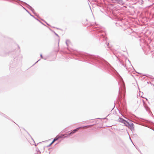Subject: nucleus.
Instances as JSON below:
<instances>
[{
  "instance_id": "393cba45",
  "label": "nucleus",
  "mask_w": 154,
  "mask_h": 154,
  "mask_svg": "<svg viewBox=\"0 0 154 154\" xmlns=\"http://www.w3.org/2000/svg\"><path fill=\"white\" fill-rule=\"evenodd\" d=\"M26 11H27L28 12H29L27 11V10H26Z\"/></svg>"
},
{
  "instance_id": "6e6552de",
  "label": "nucleus",
  "mask_w": 154,
  "mask_h": 154,
  "mask_svg": "<svg viewBox=\"0 0 154 154\" xmlns=\"http://www.w3.org/2000/svg\"><path fill=\"white\" fill-rule=\"evenodd\" d=\"M25 4H26L28 7V8L32 11L33 12L34 11V9L32 8V7L31 6H30L29 5L27 4L26 3H25Z\"/></svg>"
},
{
  "instance_id": "20e7f679",
  "label": "nucleus",
  "mask_w": 154,
  "mask_h": 154,
  "mask_svg": "<svg viewBox=\"0 0 154 154\" xmlns=\"http://www.w3.org/2000/svg\"><path fill=\"white\" fill-rule=\"evenodd\" d=\"M119 121L120 122L122 123L125 124L129 125V123L128 122L122 118H119Z\"/></svg>"
},
{
  "instance_id": "9d476101",
  "label": "nucleus",
  "mask_w": 154,
  "mask_h": 154,
  "mask_svg": "<svg viewBox=\"0 0 154 154\" xmlns=\"http://www.w3.org/2000/svg\"><path fill=\"white\" fill-rule=\"evenodd\" d=\"M120 63H121V65L122 66H124V67L126 68V69H128L127 67L123 63L120 62Z\"/></svg>"
},
{
  "instance_id": "5701e85b",
  "label": "nucleus",
  "mask_w": 154,
  "mask_h": 154,
  "mask_svg": "<svg viewBox=\"0 0 154 154\" xmlns=\"http://www.w3.org/2000/svg\"><path fill=\"white\" fill-rule=\"evenodd\" d=\"M30 15H31V16L33 17V16L31 14H30Z\"/></svg>"
},
{
  "instance_id": "39448f33",
  "label": "nucleus",
  "mask_w": 154,
  "mask_h": 154,
  "mask_svg": "<svg viewBox=\"0 0 154 154\" xmlns=\"http://www.w3.org/2000/svg\"><path fill=\"white\" fill-rule=\"evenodd\" d=\"M82 128V127H79V128H78L74 130H73L72 131H71V132H70V134H74L77 131H78V130H79V129L81 128Z\"/></svg>"
},
{
  "instance_id": "a878e982",
  "label": "nucleus",
  "mask_w": 154,
  "mask_h": 154,
  "mask_svg": "<svg viewBox=\"0 0 154 154\" xmlns=\"http://www.w3.org/2000/svg\"><path fill=\"white\" fill-rule=\"evenodd\" d=\"M128 61L129 62H130L129 60H128Z\"/></svg>"
},
{
  "instance_id": "dca6fc26",
  "label": "nucleus",
  "mask_w": 154,
  "mask_h": 154,
  "mask_svg": "<svg viewBox=\"0 0 154 154\" xmlns=\"http://www.w3.org/2000/svg\"><path fill=\"white\" fill-rule=\"evenodd\" d=\"M100 35H102L103 37H105L104 35L103 34H100Z\"/></svg>"
},
{
  "instance_id": "2eb2a0df",
  "label": "nucleus",
  "mask_w": 154,
  "mask_h": 154,
  "mask_svg": "<svg viewBox=\"0 0 154 154\" xmlns=\"http://www.w3.org/2000/svg\"><path fill=\"white\" fill-rule=\"evenodd\" d=\"M89 126L87 125V126H83V127H89Z\"/></svg>"
},
{
  "instance_id": "4468645a",
  "label": "nucleus",
  "mask_w": 154,
  "mask_h": 154,
  "mask_svg": "<svg viewBox=\"0 0 154 154\" xmlns=\"http://www.w3.org/2000/svg\"><path fill=\"white\" fill-rule=\"evenodd\" d=\"M70 134V132L68 134H66V136L64 137V138L66 137H67L68 136H69L70 135L72 134Z\"/></svg>"
},
{
  "instance_id": "a211bd4d",
  "label": "nucleus",
  "mask_w": 154,
  "mask_h": 154,
  "mask_svg": "<svg viewBox=\"0 0 154 154\" xmlns=\"http://www.w3.org/2000/svg\"><path fill=\"white\" fill-rule=\"evenodd\" d=\"M40 56L42 58H43V57H42V54H40Z\"/></svg>"
},
{
  "instance_id": "f03ea898",
  "label": "nucleus",
  "mask_w": 154,
  "mask_h": 154,
  "mask_svg": "<svg viewBox=\"0 0 154 154\" xmlns=\"http://www.w3.org/2000/svg\"><path fill=\"white\" fill-rule=\"evenodd\" d=\"M122 86L121 88V91L120 88H119V94L118 97V101H120L121 100L122 94H123V93H125V85L123 84H122ZM123 95L124 96V94H123Z\"/></svg>"
},
{
  "instance_id": "6ab92c4d",
  "label": "nucleus",
  "mask_w": 154,
  "mask_h": 154,
  "mask_svg": "<svg viewBox=\"0 0 154 154\" xmlns=\"http://www.w3.org/2000/svg\"><path fill=\"white\" fill-rule=\"evenodd\" d=\"M53 143H51L48 146H51Z\"/></svg>"
},
{
  "instance_id": "0eeeda50",
  "label": "nucleus",
  "mask_w": 154,
  "mask_h": 154,
  "mask_svg": "<svg viewBox=\"0 0 154 154\" xmlns=\"http://www.w3.org/2000/svg\"><path fill=\"white\" fill-rule=\"evenodd\" d=\"M66 43L67 46H69L71 45L70 42L69 40H66Z\"/></svg>"
},
{
  "instance_id": "9b49d317",
  "label": "nucleus",
  "mask_w": 154,
  "mask_h": 154,
  "mask_svg": "<svg viewBox=\"0 0 154 154\" xmlns=\"http://www.w3.org/2000/svg\"><path fill=\"white\" fill-rule=\"evenodd\" d=\"M59 139V138L58 137V135L56 137H55L54 139V141H55Z\"/></svg>"
},
{
  "instance_id": "7ed1b4c3",
  "label": "nucleus",
  "mask_w": 154,
  "mask_h": 154,
  "mask_svg": "<svg viewBox=\"0 0 154 154\" xmlns=\"http://www.w3.org/2000/svg\"><path fill=\"white\" fill-rule=\"evenodd\" d=\"M140 101L141 102H142L143 105L144 107H145V109L147 111H149V109L148 106L146 105V104L145 103L144 100H140Z\"/></svg>"
},
{
  "instance_id": "f8f14e48",
  "label": "nucleus",
  "mask_w": 154,
  "mask_h": 154,
  "mask_svg": "<svg viewBox=\"0 0 154 154\" xmlns=\"http://www.w3.org/2000/svg\"><path fill=\"white\" fill-rule=\"evenodd\" d=\"M36 150L37 152V154H41V152L38 149H37Z\"/></svg>"
},
{
  "instance_id": "b1692460",
  "label": "nucleus",
  "mask_w": 154,
  "mask_h": 154,
  "mask_svg": "<svg viewBox=\"0 0 154 154\" xmlns=\"http://www.w3.org/2000/svg\"><path fill=\"white\" fill-rule=\"evenodd\" d=\"M101 31H100L99 32H101Z\"/></svg>"
},
{
  "instance_id": "f257e3e1",
  "label": "nucleus",
  "mask_w": 154,
  "mask_h": 154,
  "mask_svg": "<svg viewBox=\"0 0 154 154\" xmlns=\"http://www.w3.org/2000/svg\"><path fill=\"white\" fill-rule=\"evenodd\" d=\"M83 57L86 59V60L91 61L94 63L96 62H99L103 65L106 64L107 66L108 65L111 66L110 64L105 60L100 58L94 56L90 55L88 54H86L83 56Z\"/></svg>"
},
{
  "instance_id": "412c9836",
  "label": "nucleus",
  "mask_w": 154,
  "mask_h": 154,
  "mask_svg": "<svg viewBox=\"0 0 154 154\" xmlns=\"http://www.w3.org/2000/svg\"><path fill=\"white\" fill-rule=\"evenodd\" d=\"M55 141H54V140L52 141V142H51L52 143H53Z\"/></svg>"
},
{
  "instance_id": "ddd939ff",
  "label": "nucleus",
  "mask_w": 154,
  "mask_h": 154,
  "mask_svg": "<svg viewBox=\"0 0 154 154\" xmlns=\"http://www.w3.org/2000/svg\"><path fill=\"white\" fill-rule=\"evenodd\" d=\"M64 134L61 135L60 136H59L58 135V137L59 138H59H61L62 137H63L64 136Z\"/></svg>"
},
{
  "instance_id": "423d86ee",
  "label": "nucleus",
  "mask_w": 154,
  "mask_h": 154,
  "mask_svg": "<svg viewBox=\"0 0 154 154\" xmlns=\"http://www.w3.org/2000/svg\"><path fill=\"white\" fill-rule=\"evenodd\" d=\"M116 3H117L121 5H124V2H123L122 0H116Z\"/></svg>"
},
{
  "instance_id": "f3484780",
  "label": "nucleus",
  "mask_w": 154,
  "mask_h": 154,
  "mask_svg": "<svg viewBox=\"0 0 154 154\" xmlns=\"http://www.w3.org/2000/svg\"><path fill=\"white\" fill-rule=\"evenodd\" d=\"M54 33L57 36L59 37V35L56 33L55 32Z\"/></svg>"
},
{
  "instance_id": "4be33fe9",
  "label": "nucleus",
  "mask_w": 154,
  "mask_h": 154,
  "mask_svg": "<svg viewBox=\"0 0 154 154\" xmlns=\"http://www.w3.org/2000/svg\"><path fill=\"white\" fill-rule=\"evenodd\" d=\"M39 60H38V61H37V62L35 63H36L37 62H38V61H39Z\"/></svg>"
},
{
  "instance_id": "1a4fd4ad",
  "label": "nucleus",
  "mask_w": 154,
  "mask_h": 154,
  "mask_svg": "<svg viewBox=\"0 0 154 154\" xmlns=\"http://www.w3.org/2000/svg\"><path fill=\"white\" fill-rule=\"evenodd\" d=\"M130 127V128H131V130H132V129H134V126H133V125H134L133 124V123H131V124H129L128 125Z\"/></svg>"
},
{
  "instance_id": "aec40b11",
  "label": "nucleus",
  "mask_w": 154,
  "mask_h": 154,
  "mask_svg": "<svg viewBox=\"0 0 154 154\" xmlns=\"http://www.w3.org/2000/svg\"><path fill=\"white\" fill-rule=\"evenodd\" d=\"M109 43H107V44H106L107 45V46H109Z\"/></svg>"
}]
</instances>
